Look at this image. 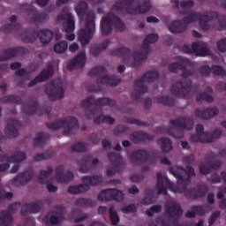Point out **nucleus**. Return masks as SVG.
<instances>
[{"mask_svg":"<svg viewBox=\"0 0 226 226\" xmlns=\"http://www.w3.org/2000/svg\"><path fill=\"white\" fill-rule=\"evenodd\" d=\"M86 2H81L76 6V13L80 19L79 40L83 45H87L94 34V13H87Z\"/></svg>","mask_w":226,"mask_h":226,"instance_id":"f257e3e1","label":"nucleus"},{"mask_svg":"<svg viewBox=\"0 0 226 226\" xmlns=\"http://www.w3.org/2000/svg\"><path fill=\"white\" fill-rule=\"evenodd\" d=\"M58 20L64 24L66 40L69 41H73V40H75V34H73V31H75V21L73 20V17L70 11H64L63 13L58 17Z\"/></svg>","mask_w":226,"mask_h":226,"instance_id":"f03ea898","label":"nucleus"},{"mask_svg":"<svg viewBox=\"0 0 226 226\" xmlns=\"http://www.w3.org/2000/svg\"><path fill=\"white\" fill-rule=\"evenodd\" d=\"M113 24L117 29H123V21L116 16L109 14L102 20L101 27L102 34H109L112 31Z\"/></svg>","mask_w":226,"mask_h":226,"instance_id":"7ed1b4c3","label":"nucleus"},{"mask_svg":"<svg viewBox=\"0 0 226 226\" xmlns=\"http://www.w3.org/2000/svg\"><path fill=\"white\" fill-rule=\"evenodd\" d=\"M83 183H85V185H75L69 188L70 193H84L88 188L89 185L91 186H96V185H100L102 183V177H83Z\"/></svg>","mask_w":226,"mask_h":226,"instance_id":"20e7f679","label":"nucleus"},{"mask_svg":"<svg viewBox=\"0 0 226 226\" xmlns=\"http://www.w3.org/2000/svg\"><path fill=\"white\" fill-rule=\"evenodd\" d=\"M95 75H101L99 82L104 86H117L120 82L119 79L113 77L110 78L107 75V71L103 67H97L93 70Z\"/></svg>","mask_w":226,"mask_h":226,"instance_id":"39448f33","label":"nucleus"},{"mask_svg":"<svg viewBox=\"0 0 226 226\" xmlns=\"http://www.w3.org/2000/svg\"><path fill=\"white\" fill-rule=\"evenodd\" d=\"M167 188H170L172 192H177L174 189V185L169 181V178L163 175V173H157V190L161 195H165L167 193Z\"/></svg>","mask_w":226,"mask_h":226,"instance_id":"423d86ee","label":"nucleus"},{"mask_svg":"<svg viewBox=\"0 0 226 226\" xmlns=\"http://www.w3.org/2000/svg\"><path fill=\"white\" fill-rule=\"evenodd\" d=\"M47 93L51 100H61L64 96V89L61 86V82L56 81L47 87Z\"/></svg>","mask_w":226,"mask_h":226,"instance_id":"0eeeda50","label":"nucleus"},{"mask_svg":"<svg viewBox=\"0 0 226 226\" xmlns=\"http://www.w3.org/2000/svg\"><path fill=\"white\" fill-rule=\"evenodd\" d=\"M111 199H115V200H123V192L116 189H108L102 191L99 195V200L105 201L111 200Z\"/></svg>","mask_w":226,"mask_h":226,"instance_id":"6e6552de","label":"nucleus"},{"mask_svg":"<svg viewBox=\"0 0 226 226\" xmlns=\"http://www.w3.org/2000/svg\"><path fill=\"white\" fill-rule=\"evenodd\" d=\"M204 127L201 124L197 125L196 132L197 136H192V140L193 142H212L213 139L209 138L207 132H204Z\"/></svg>","mask_w":226,"mask_h":226,"instance_id":"1a4fd4ad","label":"nucleus"},{"mask_svg":"<svg viewBox=\"0 0 226 226\" xmlns=\"http://www.w3.org/2000/svg\"><path fill=\"white\" fill-rule=\"evenodd\" d=\"M86 63V52L79 53L74 59L67 63L68 70H73V68H80L84 66Z\"/></svg>","mask_w":226,"mask_h":226,"instance_id":"9d476101","label":"nucleus"},{"mask_svg":"<svg viewBox=\"0 0 226 226\" xmlns=\"http://www.w3.org/2000/svg\"><path fill=\"white\" fill-rule=\"evenodd\" d=\"M192 50L197 56H209L210 54L209 49H207V44L204 42L192 43Z\"/></svg>","mask_w":226,"mask_h":226,"instance_id":"9b49d317","label":"nucleus"},{"mask_svg":"<svg viewBox=\"0 0 226 226\" xmlns=\"http://www.w3.org/2000/svg\"><path fill=\"white\" fill-rule=\"evenodd\" d=\"M195 20H200V26L205 31H207V29H209V26H208L209 18H207V16L200 18L197 14H190L189 17L185 19V22L186 23L195 22Z\"/></svg>","mask_w":226,"mask_h":226,"instance_id":"f8f14e48","label":"nucleus"},{"mask_svg":"<svg viewBox=\"0 0 226 226\" xmlns=\"http://www.w3.org/2000/svg\"><path fill=\"white\" fill-rule=\"evenodd\" d=\"M63 219V216H61V214L57 212H50L48 214V215L43 219V223L45 225H57L59 222Z\"/></svg>","mask_w":226,"mask_h":226,"instance_id":"ddd939ff","label":"nucleus"},{"mask_svg":"<svg viewBox=\"0 0 226 226\" xmlns=\"http://www.w3.org/2000/svg\"><path fill=\"white\" fill-rule=\"evenodd\" d=\"M167 213L170 216V220H172L173 218H177V216H181V215H183V210L181 209L179 204L176 202H171L167 208Z\"/></svg>","mask_w":226,"mask_h":226,"instance_id":"4468645a","label":"nucleus"},{"mask_svg":"<svg viewBox=\"0 0 226 226\" xmlns=\"http://www.w3.org/2000/svg\"><path fill=\"white\" fill-rule=\"evenodd\" d=\"M183 172L186 174L187 177H190V176H193L195 174V171L192 167H187L185 170H184L182 168H177V171L176 170H172L173 176H175L177 179H180V181H185V177H183Z\"/></svg>","mask_w":226,"mask_h":226,"instance_id":"2eb2a0df","label":"nucleus"},{"mask_svg":"<svg viewBox=\"0 0 226 226\" xmlns=\"http://www.w3.org/2000/svg\"><path fill=\"white\" fill-rule=\"evenodd\" d=\"M180 64V69L183 70V68L186 66H190V60L187 58H183L181 56H178L177 58V63L176 64H171L169 67L170 72H176L177 68H179Z\"/></svg>","mask_w":226,"mask_h":226,"instance_id":"dca6fc26","label":"nucleus"},{"mask_svg":"<svg viewBox=\"0 0 226 226\" xmlns=\"http://www.w3.org/2000/svg\"><path fill=\"white\" fill-rule=\"evenodd\" d=\"M38 36L41 43H43V45H47V43H50V41H52L54 34H52V31L50 30H42L39 33Z\"/></svg>","mask_w":226,"mask_h":226,"instance_id":"f3484780","label":"nucleus"},{"mask_svg":"<svg viewBox=\"0 0 226 226\" xmlns=\"http://www.w3.org/2000/svg\"><path fill=\"white\" fill-rule=\"evenodd\" d=\"M159 145L162 147V150L164 153H169V151H172V142L169 139H162L159 140Z\"/></svg>","mask_w":226,"mask_h":226,"instance_id":"a211bd4d","label":"nucleus"},{"mask_svg":"<svg viewBox=\"0 0 226 226\" xmlns=\"http://www.w3.org/2000/svg\"><path fill=\"white\" fill-rule=\"evenodd\" d=\"M54 50L56 52V54H64V52H66L68 50V42L65 41H59L55 44Z\"/></svg>","mask_w":226,"mask_h":226,"instance_id":"6ab92c4d","label":"nucleus"},{"mask_svg":"<svg viewBox=\"0 0 226 226\" xmlns=\"http://www.w3.org/2000/svg\"><path fill=\"white\" fill-rule=\"evenodd\" d=\"M11 223V215L9 212L0 214V225L8 226Z\"/></svg>","mask_w":226,"mask_h":226,"instance_id":"aec40b11","label":"nucleus"},{"mask_svg":"<svg viewBox=\"0 0 226 226\" xmlns=\"http://www.w3.org/2000/svg\"><path fill=\"white\" fill-rule=\"evenodd\" d=\"M54 73V69L50 66L47 70H44L40 76L37 78V82H41L43 80H47L49 77Z\"/></svg>","mask_w":226,"mask_h":226,"instance_id":"412c9836","label":"nucleus"},{"mask_svg":"<svg viewBox=\"0 0 226 226\" xmlns=\"http://www.w3.org/2000/svg\"><path fill=\"white\" fill-rule=\"evenodd\" d=\"M94 122L97 124L100 123H106L107 124H114V118L109 116H101L99 118H94Z\"/></svg>","mask_w":226,"mask_h":226,"instance_id":"4be33fe9","label":"nucleus"},{"mask_svg":"<svg viewBox=\"0 0 226 226\" xmlns=\"http://www.w3.org/2000/svg\"><path fill=\"white\" fill-rule=\"evenodd\" d=\"M207 114H209L211 117L216 116V114H218V109L216 108H212V109L205 110V111L197 110V116L199 117H202L203 116H206Z\"/></svg>","mask_w":226,"mask_h":226,"instance_id":"5701e85b","label":"nucleus"},{"mask_svg":"<svg viewBox=\"0 0 226 226\" xmlns=\"http://www.w3.org/2000/svg\"><path fill=\"white\" fill-rule=\"evenodd\" d=\"M183 27V25L179 22H173L169 26V30L170 33H181L183 31L181 29Z\"/></svg>","mask_w":226,"mask_h":226,"instance_id":"b1692460","label":"nucleus"},{"mask_svg":"<svg viewBox=\"0 0 226 226\" xmlns=\"http://www.w3.org/2000/svg\"><path fill=\"white\" fill-rule=\"evenodd\" d=\"M25 158H26L25 154H19L18 155L13 156V157L6 158V162L8 163H17L18 162H20V161L24 160Z\"/></svg>","mask_w":226,"mask_h":226,"instance_id":"393cba45","label":"nucleus"},{"mask_svg":"<svg viewBox=\"0 0 226 226\" xmlns=\"http://www.w3.org/2000/svg\"><path fill=\"white\" fill-rule=\"evenodd\" d=\"M158 41V35L156 34H149L144 41V45H149L153 43H156Z\"/></svg>","mask_w":226,"mask_h":226,"instance_id":"a878e982","label":"nucleus"},{"mask_svg":"<svg viewBox=\"0 0 226 226\" xmlns=\"http://www.w3.org/2000/svg\"><path fill=\"white\" fill-rule=\"evenodd\" d=\"M109 218L113 225H117V223H119V216H117V212H116L114 208H110L109 210Z\"/></svg>","mask_w":226,"mask_h":226,"instance_id":"bb28decb","label":"nucleus"},{"mask_svg":"<svg viewBox=\"0 0 226 226\" xmlns=\"http://www.w3.org/2000/svg\"><path fill=\"white\" fill-rule=\"evenodd\" d=\"M180 87L181 85L177 86L178 91L176 89H173L174 94L185 95V93H188V91H190V87Z\"/></svg>","mask_w":226,"mask_h":226,"instance_id":"cd10ccee","label":"nucleus"},{"mask_svg":"<svg viewBox=\"0 0 226 226\" xmlns=\"http://www.w3.org/2000/svg\"><path fill=\"white\" fill-rule=\"evenodd\" d=\"M217 48L220 52H226V39H222L217 42Z\"/></svg>","mask_w":226,"mask_h":226,"instance_id":"c85d7f7f","label":"nucleus"},{"mask_svg":"<svg viewBox=\"0 0 226 226\" xmlns=\"http://www.w3.org/2000/svg\"><path fill=\"white\" fill-rule=\"evenodd\" d=\"M19 126V124L13 122L11 124H9L7 125V128H6V131L9 132V133H15V132H17V127Z\"/></svg>","mask_w":226,"mask_h":226,"instance_id":"c756f323","label":"nucleus"},{"mask_svg":"<svg viewBox=\"0 0 226 226\" xmlns=\"http://www.w3.org/2000/svg\"><path fill=\"white\" fill-rule=\"evenodd\" d=\"M32 174L31 172H26L23 175L19 176V177L18 178L19 181H23V182H27V181H31V177H32Z\"/></svg>","mask_w":226,"mask_h":226,"instance_id":"7c9ffc66","label":"nucleus"},{"mask_svg":"<svg viewBox=\"0 0 226 226\" xmlns=\"http://www.w3.org/2000/svg\"><path fill=\"white\" fill-rule=\"evenodd\" d=\"M212 72L213 73H215V75H225V70H223V68L220 67V66H214L212 68Z\"/></svg>","mask_w":226,"mask_h":226,"instance_id":"2f4dec72","label":"nucleus"},{"mask_svg":"<svg viewBox=\"0 0 226 226\" xmlns=\"http://www.w3.org/2000/svg\"><path fill=\"white\" fill-rule=\"evenodd\" d=\"M161 209H162V207L154 206L147 211V215H148V216H153V215H154V213H158V211H160Z\"/></svg>","mask_w":226,"mask_h":226,"instance_id":"473e14b6","label":"nucleus"},{"mask_svg":"<svg viewBox=\"0 0 226 226\" xmlns=\"http://www.w3.org/2000/svg\"><path fill=\"white\" fill-rule=\"evenodd\" d=\"M197 100H206V102H213V97L209 94H201L200 97H197Z\"/></svg>","mask_w":226,"mask_h":226,"instance_id":"72a5a7b5","label":"nucleus"},{"mask_svg":"<svg viewBox=\"0 0 226 226\" xmlns=\"http://www.w3.org/2000/svg\"><path fill=\"white\" fill-rule=\"evenodd\" d=\"M135 209V205H128L122 208L123 213H131V211H133Z\"/></svg>","mask_w":226,"mask_h":226,"instance_id":"f704fd0d","label":"nucleus"},{"mask_svg":"<svg viewBox=\"0 0 226 226\" xmlns=\"http://www.w3.org/2000/svg\"><path fill=\"white\" fill-rule=\"evenodd\" d=\"M218 216H220V213L218 212L214 213L210 218L209 225H213L215 222H216V218H218Z\"/></svg>","mask_w":226,"mask_h":226,"instance_id":"c9c22d12","label":"nucleus"},{"mask_svg":"<svg viewBox=\"0 0 226 226\" xmlns=\"http://www.w3.org/2000/svg\"><path fill=\"white\" fill-rule=\"evenodd\" d=\"M181 6L182 8H192V6H193V2L192 0L189 2H182Z\"/></svg>","mask_w":226,"mask_h":226,"instance_id":"e433bc0d","label":"nucleus"},{"mask_svg":"<svg viewBox=\"0 0 226 226\" xmlns=\"http://www.w3.org/2000/svg\"><path fill=\"white\" fill-rule=\"evenodd\" d=\"M69 50L71 52H76V50H79V44L77 42H73L70 45Z\"/></svg>","mask_w":226,"mask_h":226,"instance_id":"4c0bfd02","label":"nucleus"},{"mask_svg":"<svg viewBox=\"0 0 226 226\" xmlns=\"http://www.w3.org/2000/svg\"><path fill=\"white\" fill-rule=\"evenodd\" d=\"M196 211H197V207H194L192 210L188 211L186 213L187 218H193L195 216V215H196Z\"/></svg>","mask_w":226,"mask_h":226,"instance_id":"58836bf2","label":"nucleus"},{"mask_svg":"<svg viewBox=\"0 0 226 226\" xmlns=\"http://www.w3.org/2000/svg\"><path fill=\"white\" fill-rule=\"evenodd\" d=\"M157 226H172L169 225V222L163 221V219H159L158 222H156Z\"/></svg>","mask_w":226,"mask_h":226,"instance_id":"ea45409f","label":"nucleus"},{"mask_svg":"<svg viewBox=\"0 0 226 226\" xmlns=\"http://www.w3.org/2000/svg\"><path fill=\"white\" fill-rule=\"evenodd\" d=\"M73 151H84V144L83 143H78L74 147Z\"/></svg>","mask_w":226,"mask_h":226,"instance_id":"a19ab883","label":"nucleus"},{"mask_svg":"<svg viewBox=\"0 0 226 226\" xmlns=\"http://www.w3.org/2000/svg\"><path fill=\"white\" fill-rule=\"evenodd\" d=\"M91 102H93V98L89 97L87 100L82 102V106L83 107H89V105H91Z\"/></svg>","mask_w":226,"mask_h":226,"instance_id":"79ce46f5","label":"nucleus"},{"mask_svg":"<svg viewBox=\"0 0 226 226\" xmlns=\"http://www.w3.org/2000/svg\"><path fill=\"white\" fill-rule=\"evenodd\" d=\"M47 188L49 192H57V187H56V185L52 184H48Z\"/></svg>","mask_w":226,"mask_h":226,"instance_id":"37998d69","label":"nucleus"},{"mask_svg":"<svg viewBox=\"0 0 226 226\" xmlns=\"http://www.w3.org/2000/svg\"><path fill=\"white\" fill-rule=\"evenodd\" d=\"M200 174H207V172H209V167L200 166Z\"/></svg>","mask_w":226,"mask_h":226,"instance_id":"c03bdc74","label":"nucleus"},{"mask_svg":"<svg viewBox=\"0 0 226 226\" xmlns=\"http://www.w3.org/2000/svg\"><path fill=\"white\" fill-rule=\"evenodd\" d=\"M17 20V17L16 16H11V26L9 27V29H12L13 27H15V26H17V24L15 23Z\"/></svg>","mask_w":226,"mask_h":226,"instance_id":"a18cd8bd","label":"nucleus"},{"mask_svg":"<svg viewBox=\"0 0 226 226\" xmlns=\"http://www.w3.org/2000/svg\"><path fill=\"white\" fill-rule=\"evenodd\" d=\"M70 179H73V173H69V178L67 180H61V177H57L58 183H66V181H70Z\"/></svg>","mask_w":226,"mask_h":226,"instance_id":"49530a36","label":"nucleus"},{"mask_svg":"<svg viewBox=\"0 0 226 226\" xmlns=\"http://www.w3.org/2000/svg\"><path fill=\"white\" fill-rule=\"evenodd\" d=\"M147 22L157 24L158 19H156V18H154V17H148V18L147 19Z\"/></svg>","mask_w":226,"mask_h":226,"instance_id":"de8ad7c7","label":"nucleus"},{"mask_svg":"<svg viewBox=\"0 0 226 226\" xmlns=\"http://www.w3.org/2000/svg\"><path fill=\"white\" fill-rule=\"evenodd\" d=\"M6 56H8L4 58L3 61H4L6 59H10L11 57H13V56H15V54H13V49L7 51Z\"/></svg>","mask_w":226,"mask_h":226,"instance_id":"09e8293b","label":"nucleus"},{"mask_svg":"<svg viewBox=\"0 0 226 226\" xmlns=\"http://www.w3.org/2000/svg\"><path fill=\"white\" fill-rule=\"evenodd\" d=\"M36 3L39 6H45L49 3V0H36Z\"/></svg>","mask_w":226,"mask_h":226,"instance_id":"8fccbe9b","label":"nucleus"},{"mask_svg":"<svg viewBox=\"0 0 226 226\" xmlns=\"http://www.w3.org/2000/svg\"><path fill=\"white\" fill-rule=\"evenodd\" d=\"M98 213H99L100 215H105V213H107V207H100L98 208Z\"/></svg>","mask_w":226,"mask_h":226,"instance_id":"3c124183","label":"nucleus"},{"mask_svg":"<svg viewBox=\"0 0 226 226\" xmlns=\"http://www.w3.org/2000/svg\"><path fill=\"white\" fill-rule=\"evenodd\" d=\"M11 70H19V68H20V64L13 63L12 64H11Z\"/></svg>","mask_w":226,"mask_h":226,"instance_id":"603ef678","label":"nucleus"},{"mask_svg":"<svg viewBox=\"0 0 226 226\" xmlns=\"http://www.w3.org/2000/svg\"><path fill=\"white\" fill-rule=\"evenodd\" d=\"M50 172H51L50 170L49 171L41 170V177H48V176L50 174Z\"/></svg>","mask_w":226,"mask_h":226,"instance_id":"864d4df0","label":"nucleus"},{"mask_svg":"<svg viewBox=\"0 0 226 226\" xmlns=\"http://www.w3.org/2000/svg\"><path fill=\"white\" fill-rule=\"evenodd\" d=\"M129 192L134 195V193H139V189H137L135 186H132L131 189H129Z\"/></svg>","mask_w":226,"mask_h":226,"instance_id":"5fc2aeb1","label":"nucleus"},{"mask_svg":"<svg viewBox=\"0 0 226 226\" xmlns=\"http://www.w3.org/2000/svg\"><path fill=\"white\" fill-rule=\"evenodd\" d=\"M102 147H106V149L110 147V142H109V140H103L102 141Z\"/></svg>","mask_w":226,"mask_h":226,"instance_id":"6e6d98bb","label":"nucleus"},{"mask_svg":"<svg viewBox=\"0 0 226 226\" xmlns=\"http://www.w3.org/2000/svg\"><path fill=\"white\" fill-rule=\"evenodd\" d=\"M8 167H10L9 164L0 165V172H4Z\"/></svg>","mask_w":226,"mask_h":226,"instance_id":"4d7b16f0","label":"nucleus"},{"mask_svg":"<svg viewBox=\"0 0 226 226\" xmlns=\"http://www.w3.org/2000/svg\"><path fill=\"white\" fill-rule=\"evenodd\" d=\"M161 103H164L165 105H169V98L163 97L160 100Z\"/></svg>","mask_w":226,"mask_h":226,"instance_id":"13d9d810","label":"nucleus"},{"mask_svg":"<svg viewBox=\"0 0 226 226\" xmlns=\"http://www.w3.org/2000/svg\"><path fill=\"white\" fill-rule=\"evenodd\" d=\"M149 10V5H146V7H141L140 8V13H146Z\"/></svg>","mask_w":226,"mask_h":226,"instance_id":"bf43d9fd","label":"nucleus"},{"mask_svg":"<svg viewBox=\"0 0 226 226\" xmlns=\"http://www.w3.org/2000/svg\"><path fill=\"white\" fill-rule=\"evenodd\" d=\"M142 204H151V199L147 198L146 200H142Z\"/></svg>","mask_w":226,"mask_h":226,"instance_id":"052dcab7","label":"nucleus"},{"mask_svg":"<svg viewBox=\"0 0 226 226\" xmlns=\"http://www.w3.org/2000/svg\"><path fill=\"white\" fill-rule=\"evenodd\" d=\"M117 70H118L119 73H123V72L124 71V65L118 66Z\"/></svg>","mask_w":226,"mask_h":226,"instance_id":"680f3d73","label":"nucleus"},{"mask_svg":"<svg viewBox=\"0 0 226 226\" xmlns=\"http://www.w3.org/2000/svg\"><path fill=\"white\" fill-rule=\"evenodd\" d=\"M182 147H184V149H188V142L183 141L182 142Z\"/></svg>","mask_w":226,"mask_h":226,"instance_id":"e2e57ef3","label":"nucleus"},{"mask_svg":"<svg viewBox=\"0 0 226 226\" xmlns=\"http://www.w3.org/2000/svg\"><path fill=\"white\" fill-rule=\"evenodd\" d=\"M208 202H215V196L209 195L207 198Z\"/></svg>","mask_w":226,"mask_h":226,"instance_id":"0e129e2a","label":"nucleus"},{"mask_svg":"<svg viewBox=\"0 0 226 226\" xmlns=\"http://www.w3.org/2000/svg\"><path fill=\"white\" fill-rule=\"evenodd\" d=\"M68 1H70V0H57V2H56V4H64V3H68Z\"/></svg>","mask_w":226,"mask_h":226,"instance_id":"69168bd1","label":"nucleus"},{"mask_svg":"<svg viewBox=\"0 0 226 226\" xmlns=\"http://www.w3.org/2000/svg\"><path fill=\"white\" fill-rule=\"evenodd\" d=\"M123 146H124V147H129L130 141H128V140L123 141Z\"/></svg>","mask_w":226,"mask_h":226,"instance_id":"338daca9","label":"nucleus"},{"mask_svg":"<svg viewBox=\"0 0 226 226\" xmlns=\"http://www.w3.org/2000/svg\"><path fill=\"white\" fill-rule=\"evenodd\" d=\"M5 199H11V197H13V194L7 192L4 194Z\"/></svg>","mask_w":226,"mask_h":226,"instance_id":"774afa93","label":"nucleus"}]
</instances>
